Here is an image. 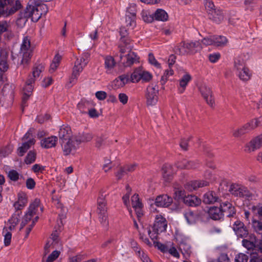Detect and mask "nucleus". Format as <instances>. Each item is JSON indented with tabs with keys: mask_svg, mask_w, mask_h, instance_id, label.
Here are the masks:
<instances>
[{
	"mask_svg": "<svg viewBox=\"0 0 262 262\" xmlns=\"http://www.w3.org/2000/svg\"><path fill=\"white\" fill-rule=\"evenodd\" d=\"M236 75L239 77L240 80L243 81H249L252 75L251 71L247 67H245L242 70H239L235 72Z\"/></svg>",
	"mask_w": 262,
	"mask_h": 262,
	"instance_id": "21",
	"label": "nucleus"
},
{
	"mask_svg": "<svg viewBox=\"0 0 262 262\" xmlns=\"http://www.w3.org/2000/svg\"><path fill=\"white\" fill-rule=\"evenodd\" d=\"M154 244L155 247H157L161 252L163 253L167 252L169 248L165 245H164L160 242H156L154 241Z\"/></svg>",
	"mask_w": 262,
	"mask_h": 262,
	"instance_id": "56",
	"label": "nucleus"
},
{
	"mask_svg": "<svg viewBox=\"0 0 262 262\" xmlns=\"http://www.w3.org/2000/svg\"><path fill=\"white\" fill-rule=\"evenodd\" d=\"M208 15L210 19L217 24L221 23L224 19L223 12L217 9L209 11Z\"/></svg>",
	"mask_w": 262,
	"mask_h": 262,
	"instance_id": "20",
	"label": "nucleus"
},
{
	"mask_svg": "<svg viewBox=\"0 0 262 262\" xmlns=\"http://www.w3.org/2000/svg\"><path fill=\"white\" fill-rule=\"evenodd\" d=\"M32 217L33 216H31L30 214L27 213H26L20 224V230L23 229L28 224V223L31 221Z\"/></svg>",
	"mask_w": 262,
	"mask_h": 262,
	"instance_id": "57",
	"label": "nucleus"
},
{
	"mask_svg": "<svg viewBox=\"0 0 262 262\" xmlns=\"http://www.w3.org/2000/svg\"><path fill=\"white\" fill-rule=\"evenodd\" d=\"M252 227L254 231L262 237V222L258 220H253Z\"/></svg>",
	"mask_w": 262,
	"mask_h": 262,
	"instance_id": "40",
	"label": "nucleus"
},
{
	"mask_svg": "<svg viewBox=\"0 0 262 262\" xmlns=\"http://www.w3.org/2000/svg\"><path fill=\"white\" fill-rule=\"evenodd\" d=\"M184 216L189 224H193L196 222L197 215L190 210H187L184 212Z\"/></svg>",
	"mask_w": 262,
	"mask_h": 262,
	"instance_id": "31",
	"label": "nucleus"
},
{
	"mask_svg": "<svg viewBox=\"0 0 262 262\" xmlns=\"http://www.w3.org/2000/svg\"><path fill=\"white\" fill-rule=\"evenodd\" d=\"M191 79V76L188 73L184 75L183 77L180 79V88H179V91L180 93H183L184 92L186 86Z\"/></svg>",
	"mask_w": 262,
	"mask_h": 262,
	"instance_id": "30",
	"label": "nucleus"
},
{
	"mask_svg": "<svg viewBox=\"0 0 262 262\" xmlns=\"http://www.w3.org/2000/svg\"><path fill=\"white\" fill-rule=\"evenodd\" d=\"M208 214L209 217L213 220H219L221 219L224 214L222 211L221 207H211L208 210Z\"/></svg>",
	"mask_w": 262,
	"mask_h": 262,
	"instance_id": "22",
	"label": "nucleus"
},
{
	"mask_svg": "<svg viewBox=\"0 0 262 262\" xmlns=\"http://www.w3.org/2000/svg\"><path fill=\"white\" fill-rule=\"evenodd\" d=\"M126 189L127 192L125 194H124L123 196L122 200H123L124 205L127 208H128V207H129V195H130L132 189L128 185H127L126 186ZM128 209L129 211L130 212V213H131V210H130L129 209V208H128Z\"/></svg>",
	"mask_w": 262,
	"mask_h": 262,
	"instance_id": "44",
	"label": "nucleus"
},
{
	"mask_svg": "<svg viewBox=\"0 0 262 262\" xmlns=\"http://www.w3.org/2000/svg\"><path fill=\"white\" fill-rule=\"evenodd\" d=\"M159 89L157 84H151L146 89L145 94L146 103L148 105H154L158 102Z\"/></svg>",
	"mask_w": 262,
	"mask_h": 262,
	"instance_id": "5",
	"label": "nucleus"
},
{
	"mask_svg": "<svg viewBox=\"0 0 262 262\" xmlns=\"http://www.w3.org/2000/svg\"><path fill=\"white\" fill-rule=\"evenodd\" d=\"M148 60L150 63L154 65L156 67L159 68L160 67V63H158L152 53H149L148 54Z\"/></svg>",
	"mask_w": 262,
	"mask_h": 262,
	"instance_id": "63",
	"label": "nucleus"
},
{
	"mask_svg": "<svg viewBox=\"0 0 262 262\" xmlns=\"http://www.w3.org/2000/svg\"><path fill=\"white\" fill-rule=\"evenodd\" d=\"M6 232L4 234V244L6 246H8L10 245L11 241L12 234L11 233L7 231V229L5 228L3 229V233Z\"/></svg>",
	"mask_w": 262,
	"mask_h": 262,
	"instance_id": "45",
	"label": "nucleus"
},
{
	"mask_svg": "<svg viewBox=\"0 0 262 262\" xmlns=\"http://www.w3.org/2000/svg\"><path fill=\"white\" fill-rule=\"evenodd\" d=\"M262 117L251 120L241 127L234 129L232 131V135L235 138H238L244 134L249 133L257 126L261 125Z\"/></svg>",
	"mask_w": 262,
	"mask_h": 262,
	"instance_id": "2",
	"label": "nucleus"
},
{
	"mask_svg": "<svg viewBox=\"0 0 262 262\" xmlns=\"http://www.w3.org/2000/svg\"><path fill=\"white\" fill-rule=\"evenodd\" d=\"M93 138V136L90 133H83L79 137H76V142L78 145L81 142H89Z\"/></svg>",
	"mask_w": 262,
	"mask_h": 262,
	"instance_id": "37",
	"label": "nucleus"
},
{
	"mask_svg": "<svg viewBox=\"0 0 262 262\" xmlns=\"http://www.w3.org/2000/svg\"><path fill=\"white\" fill-rule=\"evenodd\" d=\"M36 158V152L34 150H30L25 158V162L27 164H30L35 162Z\"/></svg>",
	"mask_w": 262,
	"mask_h": 262,
	"instance_id": "42",
	"label": "nucleus"
},
{
	"mask_svg": "<svg viewBox=\"0 0 262 262\" xmlns=\"http://www.w3.org/2000/svg\"><path fill=\"white\" fill-rule=\"evenodd\" d=\"M141 80L143 82H146L150 80L152 75L148 72L145 71L141 69Z\"/></svg>",
	"mask_w": 262,
	"mask_h": 262,
	"instance_id": "50",
	"label": "nucleus"
},
{
	"mask_svg": "<svg viewBox=\"0 0 262 262\" xmlns=\"http://www.w3.org/2000/svg\"><path fill=\"white\" fill-rule=\"evenodd\" d=\"M184 203L189 206H197L201 203V200L195 195L185 196L183 198Z\"/></svg>",
	"mask_w": 262,
	"mask_h": 262,
	"instance_id": "27",
	"label": "nucleus"
},
{
	"mask_svg": "<svg viewBox=\"0 0 262 262\" xmlns=\"http://www.w3.org/2000/svg\"><path fill=\"white\" fill-rule=\"evenodd\" d=\"M200 91L206 102L211 106H213L214 100L211 89L206 84H203L200 88Z\"/></svg>",
	"mask_w": 262,
	"mask_h": 262,
	"instance_id": "13",
	"label": "nucleus"
},
{
	"mask_svg": "<svg viewBox=\"0 0 262 262\" xmlns=\"http://www.w3.org/2000/svg\"><path fill=\"white\" fill-rule=\"evenodd\" d=\"M34 83V80L31 76H29L28 79L26 82V84L24 88V95L22 99L21 107L23 109L27 106V101L29 97L31 95L33 90V84Z\"/></svg>",
	"mask_w": 262,
	"mask_h": 262,
	"instance_id": "7",
	"label": "nucleus"
},
{
	"mask_svg": "<svg viewBox=\"0 0 262 262\" xmlns=\"http://www.w3.org/2000/svg\"><path fill=\"white\" fill-rule=\"evenodd\" d=\"M172 202V198L167 194L160 195L155 200V204L158 207H167Z\"/></svg>",
	"mask_w": 262,
	"mask_h": 262,
	"instance_id": "15",
	"label": "nucleus"
},
{
	"mask_svg": "<svg viewBox=\"0 0 262 262\" xmlns=\"http://www.w3.org/2000/svg\"><path fill=\"white\" fill-rule=\"evenodd\" d=\"M220 207L223 213H225L227 217H233L235 215L236 210L232 203L228 201L222 203Z\"/></svg>",
	"mask_w": 262,
	"mask_h": 262,
	"instance_id": "14",
	"label": "nucleus"
},
{
	"mask_svg": "<svg viewBox=\"0 0 262 262\" xmlns=\"http://www.w3.org/2000/svg\"><path fill=\"white\" fill-rule=\"evenodd\" d=\"M199 163L195 161H187L183 159L178 162L177 166L180 169H194L199 166Z\"/></svg>",
	"mask_w": 262,
	"mask_h": 262,
	"instance_id": "17",
	"label": "nucleus"
},
{
	"mask_svg": "<svg viewBox=\"0 0 262 262\" xmlns=\"http://www.w3.org/2000/svg\"><path fill=\"white\" fill-rule=\"evenodd\" d=\"M202 43L205 46L214 45V36H209L204 38Z\"/></svg>",
	"mask_w": 262,
	"mask_h": 262,
	"instance_id": "54",
	"label": "nucleus"
},
{
	"mask_svg": "<svg viewBox=\"0 0 262 262\" xmlns=\"http://www.w3.org/2000/svg\"><path fill=\"white\" fill-rule=\"evenodd\" d=\"M18 201L19 203L21 204V206H25L27 203V194L24 192H19L18 193Z\"/></svg>",
	"mask_w": 262,
	"mask_h": 262,
	"instance_id": "47",
	"label": "nucleus"
},
{
	"mask_svg": "<svg viewBox=\"0 0 262 262\" xmlns=\"http://www.w3.org/2000/svg\"><path fill=\"white\" fill-rule=\"evenodd\" d=\"M116 62L112 56H106L104 58V68L107 74L112 73L116 66Z\"/></svg>",
	"mask_w": 262,
	"mask_h": 262,
	"instance_id": "23",
	"label": "nucleus"
},
{
	"mask_svg": "<svg viewBox=\"0 0 262 262\" xmlns=\"http://www.w3.org/2000/svg\"><path fill=\"white\" fill-rule=\"evenodd\" d=\"M243 246L248 250L252 249L254 247V244L253 242H250L247 239H243L242 241Z\"/></svg>",
	"mask_w": 262,
	"mask_h": 262,
	"instance_id": "64",
	"label": "nucleus"
},
{
	"mask_svg": "<svg viewBox=\"0 0 262 262\" xmlns=\"http://www.w3.org/2000/svg\"><path fill=\"white\" fill-rule=\"evenodd\" d=\"M209 182L205 181H194L189 183V186L190 187V190H195L198 188L207 186Z\"/></svg>",
	"mask_w": 262,
	"mask_h": 262,
	"instance_id": "36",
	"label": "nucleus"
},
{
	"mask_svg": "<svg viewBox=\"0 0 262 262\" xmlns=\"http://www.w3.org/2000/svg\"><path fill=\"white\" fill-rule=\"evenodd\" d=\"M221 55L219 53L211 54L208 56L210 62L214 63L216 62L220 58Z\"/></svg>",
	"mask_w": 262,
	"mask_h": 262,
	"instance_id": "62",
	"label": "nucleus"
},
{
	"mask_svg": "<svg viewBox=\"0 0 262 262\" xmlns=\"http://www.w3.org/2000/svg\"><path fill=\"white\" fill-rule=\"evenodd\" d=\"M13 148L11 146H7L1 150V154L4 157H6L10 154Z\"/></svg>",
	"mask_w": 262,
	"mask_h": 262,
	"instance_id": "59",
	"label": "nucleus"
},
{
	"mask_svg": "<svg viewBox=\"0 0 262 262\" xmlns=\"http://www.w3.org/2000/svg\"><path fill=\"white\" fill-rule=\"evenodd\" d=\"M262 146V134L252 139L245 146V150L248 153L255 151Z\"/></svg>",
	"mask_w": 262,
	"mask_h": 262,
	"instance_id": "11",
	"label": "nucleus"
},
{
	"mask_svg": "<svg viewBox=\"0 0 262 262\" xmlns=\"http://www.w3.org/2000/svg\"><path fill=\"white\" fill-rule=\"evenodd\" d=\"M141 16L145 22L149 23H151L154 20V16L149 15L146 11H142Z\"/></svg>",
	"mask_w": 262,
	"mask_h": 262,
	"instance_id": "53",
	"label": "nucleus"
},
{
	"mask_svg": "<svg viewBox=\"0 0 262 262\" xmlns=\"http://www.w3.org/2000/svg\"><path fill=\"white\" fill-rule=\"evenodd\" d=\"M132 205L133 208L143 206L142 203L140 201L138 194H135L132 196Z\"/></svg>",
	"mask_w": 262,
	"mask_h": 262,
	"instance_id": "48",
	"label": "nucleus"
},
{
	"mask_svg": "<svg viewBox=\"0 0 262 262\" xmlns=\"http://www.w3.org/2000/svg\"><path fill=\"white\" fill-rule=\"evenodd\" d=\"M129 81H130V77L129 74L126 75H122L118 77V79H116V82L120 83L118 84V85L123 86L126 83H127Z\"/></svg>",
	"mask_w": 262,
	"mask_h": 262,
	"instance_id": "43",
	"label": "nucleus"
},
{
	"mask_svg": "<svg viewBox=\"0 0 262 262\" xmlns=\"http://www.w3.org/2000/svg\"><path fill=\"white\" fill-rule=\"evenodd\" d=\"M162 174L164 180L169 182L172 179L173 172L170 165H165L162 167Z\"/></svg>",
	"mask_w": 262,
	"mask_h": 262,
	"instance_id": "28",
	"label": "nucleus"
},
{
	"mask_svg": "<svg viewBox=\"0 0 262 262\" xmlns=\"http://www.w3.org/2000/svg\"><path fill=\"white\" fill-rule=\"evenodd\" d=\"M39 207H40L41 211L42 212L43 208L40 206V200L38 199H35L33 202L30 204L27 213L30 214L31 216H33L37 213Z\"/></svg>",
	"mask_w": 262,
	"mask_h": 262,
	"instance_id": "29",
	"label": "nucleus"
},
{
	"mask_svg": "<svg viewBox=\"0 0 262 262\" xmlns=\"http://www.w3.org/2000/svg\"><path fill=\"white\" fill-rule=\"evenodd\" d=\"M7 2L10 3L9 0H0V16L2 15L7 16Z\"/></svg>",
	"mask_w": 262,
	"mask_h": 262,
	"instance_id": "46",
	"label": "nucleus"
},
{
	"mask_svg": "<svg viewBox=\"0 0 262 262\" xmlns=\"http://www.w3.org/2000/svg\"><path fill=\"white\" fill-rule=\"evenodd\" d=\"M167 221L161 215H157L152 226V231L157 234L165 232L167 228Z\"/></svg>",
	"mask_w": 262,
	"mask_h": 262,
	"instance_id": "8",
	"label": "nucleus"
},
{
	"mask_svg": "<svg viewBox=\"0 0 262 262\" xmlns=\"http://www.w3.org/2000/svg\"><path fill=\"white\" fill-rule=\"evenodd\" d=\"M188 54H193L201 49V45L199 41L186 42Z\"/></svg>",
	"mask_w": 262,
	"mask_h": 262,
	"instance_id": "26",
	"label": "nucleus"
},
{
	"mask_svg": "<svg viewBox=\"0 0 262 262\" xmlns=\"http://www.w3.org/2000/svg\"><path fill=\"white\" fill-rule=\"evenodd\" d=\"M120 62L124 67H130L134 63L139 62L136 54L132 51H128L125 55H120Z\"/></svg>",
	"mask_w": 262,
	"mask_h": 262,
	"instance_id": "10",
	"label": "nucleus"
},
{
	"mask_svg": "<svg viewBox=\"0 0 262 262\" xmlns=\"http://www.w3.org/2000/svg\"><path fill=\"white\" fill-rule=\"evenodd\" d=\"M227 43V38L223 36L214 35V45L217 47H224Z\"/></svg>",
	"mask_w": 262,
	"mask_h": 262,
	"instance_id": "38",
	"label": "nucleus"
},
{
	"mask_svg": "<svg viewBox=\"0 0 262 262\" xmlns=\"http://www.w3.org/2000/svg\"><path fill=\"white\" fill-rule=\"evenodd\" d=\"M167 13L163 9H158L154 13V17L156 20L166 21L168 19Z\"/></svg>",
	"mask_w": 262,
	"mask_h": 262,
	"instance_id": "35",
	"label": "nucleus"
},
{
	"mask_svg": "<svg viewBox=\"0 0 262 262\" xmlns=\"http://www.w3.org/2000/svg\"><path fill=\"white\" fill-rule=\"evenodd\" d=\"M89 56V55L85 53L77 58L73 67L71 82H73L74 80L77 79L80 73L82 71L83 68L88 64Z\"/></svg>",
	"mask_w": 262,
	"mask_h": 262,
	"instance_id": "3",
	"label": "nucleus"
},
{
	"mask_svg": "<svg viewBox=\"0 0 262 262\" xmlns=\"http://www.w3.org/2000/svg\"><path fill=\"white\" fill-rule=\"evenodd\" d=\"M60 143L64 156H68L75 152L78 146L76 140H73L71 138L67 140L66 141L61 142Z\"/></svg>",
	"mask_w": 262,
	"mask_h": 262,
	"instance_id": "12",
	"label": "nucleus"
},
{
	"mask_svg": "<svg viewBox=\"0 0 262 262\" xmlns=\"http://www.w3.org/2000/svg\"><path fill=\"white\" fill-rule=\"evenodd\" d=\"M186 42H181L174 47V51L176 54L184 55L188 54L187 49L186 48Z\"/></svg>",
	"mask_w": 262,
	"mask_h": 262,
	"instance_id": "33",
	"label": "nucleus"
},
{
	"mask_svg": "<svg viewBox=\"0 0 262 262\" xmlns=\"http://www.w3.org/2000/svg\"><path fill=\"white\" fill-rule=\"evenodd\" d=\"M20 53L23 54L21 62L27 63L32 56V50L30 49V40L28 37L24 38L20 48Z\"/></svg>",
	"mask_w": 262,
	"mask_h": 262,
	"instance_id": "6",
	"label": "nucleus"
},
{
	"mask_svg": "<svg viewBox=\"0 0 262 262\" xmlns=\"http://www.w3.org/2000/svg\"><path fill=\"white\" fill-rule=\"evenodd\" d=\"M251 210L254 213L258 215L259 217L262 216V203L252 206Z\"/></svg>",
	"mask_w": 262,
	"mask_h": 262,
	"instance_id": "52",
	"label": "nucleus"
},
{
	"mask_svg": "<svg viewBox=\"0 0 262 262\" xmlns=\"http://www.w3.org/2000/svg\"><path fill=\"white\" fill-rule=\"evenodd\" d=\"M99 219L101 225L105 227H107L108 225V221L107 220V215L106 213H99Z\"/></svg>",
	"mask_w": 262,
	"mask_h": 262,
	"instance_id": "49",
	"label": "nucleus"
},
{
	"mask_svg": "<svg viewBox=\"0 0 262 262\" xmlns=\"http://www.w3.org/2000/svg\"><path fill=\"white\" fill-rule=\"evenodd\" d=\"M248 256L244 253H239L235 258V262H247Z\"/></svg>",
	"mask_w": 262,
	"mask_h": 262,
	"instance_id": "55",
	"label": "nucleus"
},
{
	"mask_svg": "<svg viewBox=\"0 0 262 262\" xmlns=\"http://www.w3.org/2000/svg\"><path fill=\"white\" fill-rule=\"evenodd\" d=\"M72 131L70 127L63 125L61 127L58 132L60 142L66 141L71 139Z\"/></svg>",
	"mask_w": 262,
	"mask_h": 262,
	"instance_id": "18",
	"label": "nucleus"
},
{
	"mask_svg": "<svg viewBox=\"0 0 262 262\" xmlns=\"http://www.w3.org/2000/svg\"><path fill=\"white\" fill-rule=\"evenodd\" d=\"M229 191L235 196L242 198L248 201L252 200L254 196V194L247 187L237 184L231 185Z\"/></svg>",
	"mask_w": 262,
	"mask_h": 262,
	"instance_id": "4",
	"label": "nucleus"
},
{
	"mask_svg": "<svg viewBox=\"0 0 262 262\" xmlns=\"http://www.w3.org/2000/svg\"><path fill=\"white\" fill-rule=\"evenodd\" d=\"M246 67L244 60L240 57H237L234 60V69L235 72L242 70Z\"/></svg>",
	"mask_w": 262,
	"mask_h": 262,
	"instance_id": "39",
	"label": "nucleus"
},
{
	"mask_svg": "<svg viewBox=\"0 0 262 262\" xmlns=\"http://www.w3.org/2000/svg\"><path fill=\"white\" fill-rule=\"evenodd\" d=\"M205 6L208 14L209 13V11H211V10H213L216 9L215 8L213 3L210 0H207L205 4Z\"/></svg>",
	"mask_w": 262,
	"mask_h": 262,
	"instance_id": "60",
	"label": "nucleus"
},
{
	"mask_svg": "<svg viewBox=\"0 0 262 262\" xmlns=\"http://www.w3.org/2000/svg\"><path fill=\"white\" fill-rule=\"evenodd\" d=\"M232 229L238 237H246L248 234V230L243 222L239 220L236 221L232 225Z\"/></svg>",
	"mask_w": 262,
	"mask_h": 262,
	"instance_id": "9",
	"label": "nucleus"
},
{
	"mask_svg": "<svg viewBox=\"0 0 262 262\" xmlns=\"http://www.w3.org/2000/svg\"><path fill=\"white\" fill-rule=\"evenodd\" d=\"M141 68L136 69L134 72L129 75L130 81L133 82H137L141 80Z\"/></svg>",
	"mask_w": 262,
	"mask_h": 262,
	"instance_id": "41",
	"label": "nucleus"
},
{
	"mask_svg": "<svg viewBox=\"0 0 262 262\" xmlns=\"http://www.w3.org/2000/svg\"><path fill=\"white\" fill-rule=\"evenodd\" d=\"M34 0H30L26 9L21 11L18 15L16 23L18 25L23 26L25 25L28 19L32 17V20L39 19L40 16L37 13V9L33 5Z\"/></svg>",
	"mask_w": 262,
	"mask_h": 262,
	"instance_id": "1",
	"label": "nucleus"
},
{
	"mask_svg": "<svg viewBox=\"0 0 262 262\" xmlns=\"http://www.w3.org/2000/svg\"><path fill=\"white\" fill-rule=\"evenodd\" d=\"M203 201L205 204H210L220 202V199L215 192L209 191L204 194Z\"/></svg>",
	"mask_w": 262,
	"mask_h": 262,
	"instance_id": "19",
	"label": "nucleus"
},
{
	"mask_svg": "<svg viewBox=\"0 0 262 262\" xmlns=\"http://www.w3.org/2000/svg\"><path fill=\"white\" fill-rule=\"evenodd\" d=\"M127 12L129 13L128 10ZM136 13L134 12H129V14H126L125 16V23L127 27H130L132 28L136 26Z\"/></svg>",
	"mask_w": 262,
	"mask_h": 262,
	"instance_id": "32",
	"label": "nucleus"
},
{
	"mask_svg": "<svg viewBox=\"0 0 262 262\" xmlns=\"http://www.w3.org/2000/svg\"><path fill=\"white\" fill-rule=\"evenodd\" d=\"M44 70V66L42 64H38L37 65H35L33 69L32 73L31 75L29 76H31L32 79L34 80L35 82L37 78L39 77L41 72Z\"/></svg>",
	"mask_w": 262,
	"mask_h": 262,
	"instance_id": "34",
	"label": "nucleus"
},
{
	"mask_svg": "<svg viewBox=\"0 0 262 262\" xmlns=\"http://www.w3.org/2000/svg\"><path fill=\"white\" fill-rule=\"evenodd\" d=\"M9 1L10 2L9 3L7 2L6 16H8V15L14 14L17 11L20 9L22 7L21 4L19 1H18V0H16L15 1L14 0H9Z\"/></svg>",
	"mask_w": 262,
	"mask_h": 262,
	"instance_id": "16",
	"label": "nucleus"
},
{
	"mask_svg": "<svg viewBox=\"0 0 262 262\" xmlns=\"http://www.w3.org/2000/svg\"><path fill=\"white\" fill-rule=\"evenodd\" d=\"M34 139H30L28 141L24 142L21 146L17 149V155L22 157L27 151V150L35 144Z\"/></svg>",
	"mask_w": 262,
	"mask_h": 262,
	"instance_id": "24",
	"label": "nucleus"
},
{
	"mask_svg": "<svg viewBox=\"0 0 262 262\" xmlns=\"http://www.w3.org/2000/svg\"><path fill=\"white\" fill-rule=\"evenodd\" d=\"M57 140V137L56 136L45 138L41 140L40 142L41 146L45 148L54 147L56 144Z\"/></svg>",
	"mask_w": 262,
	"mask_h": 262,
	"instance_id": "25",
	"label": "nucleus"
},
{
	"mask_svg": "<svg viewBox=\"0 0 262 262\" xmlns=\"http://www.w3.org/2000/svg\"><path fill=\"white\" fill-rule=\"evenodd\" d=\"M59 255V252L57 250H54L51 254L49 255L47 258V262L54 261Z\"/></svg>",
	"mask_w": 262,
	"mask_h": 262,
	"instance_id": "58",
	"label": "nucleus"
},
{
	"mask_svg": "<svg viewBox=\"0 0 262 262\" xmlns=\"http://www.w3.org/2000/svg\"><path fill=\"white\" fill-rule=\"evenodd\" d=\"M127 172L125 170V168H124V167H121L120 168H119V170H118V171H117L116 174H115V176L116 177H117V179L118 180H120L121 179L125 174H127Z\"/></svg>",
	"mask_w": 262,
	"mask_h": 262,
	"instance_id": "61",
	"label": "nucleus"
},
{
	"mask_svg": "<svg viewBox=\"0 0 262 262\" xmlns=\"http://www.w3.org/2000/svg\"><path fill=\"white\" fill-rule=\"evenodd\" d=\"M9 179L13 181H16L19 179V174L15 170H11L8 173Z\"/></svg>",
	"mask_w": 262,
	"mask_h": 262,
	"instance_id": "51",
	"label": "nucleus"
}]
</instances>
